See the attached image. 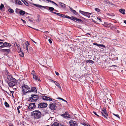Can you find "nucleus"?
<instances>
[{"mask_svg": "<svg viewBox=\"0 0 126 126\" xmlns=\"http://www.w3.org/2000/svg\"><path fill=\"white\" fill-rule=\"evenodd\" d=\"M22 1L23 2L24 4H25V5H26L27 6H28L29 4L26 1H25L24 0V1Z\"/></svg>", "mask_w": 126, "mask_h": 126, "instance_id": "nucleus-39", "label": "nucleus"}, {"mask_svg": "<svg viewBox=\"0 0 126 126\" xmlns=\"http://www.w3.org/2000/svg\"><path fill=\"white\" fill-rule=\"evenodd\" d=\"M59 4L61 6V7L63 8L64 9L66 7L65 6L66 5L65 4H64L61 2H60L59 3Z\"/></svg>", "mask_w": 126, "mask_h": 126, "instance_id": "nucleus-21", "label": "nucleus"}, {"mask_svg": "<svg viewBox=\"0 0 126 126\" xmlns=\"http://www.w3.org/2000/svg\"><path fill=\"white\" fill-rule=\"evenodd\" d=\"M19 10H20L18 8H16V13H18V11H19Z\"/></svg>", "mask_w": 126, "mask_h": 126, "instance_id": "nucleus-49", "label": "nucleus"}, {"mask_svg": "<svg viewBox=\"0 0 126 126\" xmlns=\"http://www.w3.org/2000/svg\"><path fill=\"white\" fill-rule=\"evenodd\" d=\"M7 79L9 81H11L13 79H15L14 78H13L12 76L11 75H8L7 77Z\"/></svg>", "mask_w": 126, "mask_h": 126, "instance_id": "nucleus-17", "label": "nucleus"}, {"mask_svg": "<svg viewBox=\"0 0 126 126\" xmlns=\"http://www.w3.org/2000/svg\"><path fill=\"white\" fill-rule=\"evenodd\" d=\"M9 126H13V125L12 123H10L9 124Z\"/></svg>", "mask_w": 126, "mask_h": 126, "instance_id": "nucleus-61", "label": "nucleus"}, {"mask_svg": "<svg viewBox=\"0 0 126 126\" xmlns=\"http://www.w3.org/2000/svg\"><path fill=\"white\" fill-rule=\"evenodd\" d=\"M52 13H53V14H56V15H58L59 14V13H56V12H52Z\"/></svg>", "mask_w": 126, "mask_h": 126, "instance_id": "nucleus-55", "label": "nucleus"}, {"mask_svg": "<svg viewBox=\"0 0 126 126\" xmlns=\"http://www.w3.org/2000/svg\"><path fill=\"white\" fill-rule=\"evenodd\" d=\"M29 21H30V22L32 23H33V22L32 20L30 19H29Z\"/></svg>", "mask_w": 126, "mask_h": 126, "instance_id": "nucleus-58", "label": "nucleus"}, {"mask_svg": "<svg viewBox=\"0 0 126 126\" xmlns=\"http://www.w3.org/2000/svg\"><path fill=\"white\" fill-rule=\"evenodd\" d=\"M112 24L110 23L105 22L103 24V26L105 27L109 28L111 26Z\"/></svg>", "mask_w": 126, "mask_h": 126, "instance_id": "nucleus-15", "label": "nucleus"}, {"mask_svg": "<svg viewBox=\"0 0 126 126\" xmlns=\"http://www.w3.org/2000/svg\"><path fill=\"white\" fill-rule=\"evenodd\" d=\"M47 106V104L46 103H40L38 105L39 108H46Z\"/></svg>", "mask_w": 126, "mask_h": 126, "instance_id": "nucleus-7", "label": "nucleus"}, {"mask_svg": "<svg viewBox=\"0 0 126 126\" xmlns=\"http://www.w3.org/2000/svg\"><path fill=\"white\" fill-rule=\"evenodd\" d=\"M4 5L1 3V5L0 6V9L1 10V9L2 8H3L4 7Z\"/></svg>", "mask_w": 126, "mask_h": 126, "instance_id": "nucleus-38", "label": "nucleus"}, {"mask_svg": "<svg viewBox=\"0 0 126 126\" xmlns=\"http://www.w3.org/2000/svg\"><path fill=\"white\" fill-rule=\"evenodd\" d=\"M48 40L50 43L51 44L52 43V42L50 39H49Z\"/></svg>", "mask_w": 126, "mask_h": 126, "instance_id": "nucleus-54", "label": "nucleus"}, {"mask_svg": "<svg viewBox=\"0 0 126 126\" xmlns=\"http://www.w3.org/2000/svg\"><path fill=\"white\" fill-rule=\"evenodd\" d=\"M56 104L52 103L49 104V108L51 110H54L56 109L57 107L55 105Z\"/></svg>", "mask_w": 126, "mask_h": 126, "instance_id": "nucleus-8", "label": "nucleus"}, {"mask_svg": "<svg viewBox=\"0 0 126 126\" xmlns=\"http://www.w3.org/2000/svg\"><path fill=\"white\" fill-rule=\"evenodd\" d=\"M82 124L84 126H90V125L88 123H83Z\"/></svg>", "mask_w": 126, "mask_h": 126, "instance_id": "nucleus-33", "label": "nucleus"}, {"mask_svg": "<svg viewBox=\"0 0 126 126\" xmlns=\"http://www.w3.org/2000/svg\"><path fill=\"white\" fill-rule=\"evenodd\" d=\"M9 86L11 87H13L17 84V80L16 79H13L12 80L10 81H7Z\"/></svg>", "mask_w": 126, "mask_h": 126, "instance_id": "nucleus-3", "label": "nucleus"}, {"mask_svg": "<svg viewBox=\"0 0 126 126\" xmlns=\"http://www.w3.org/2000/svg\"><path fill=\"white\" fill-rule=\"evenodd\" d=\"M31 96L32 97L30 98V101H31V102H36V101L38 99V96L36 94H32L31 95Z\"/></svg>", "mask_w": 126, "mask_h": 126, "instance_id": "nucleus-4", "label": "nucleus"}, {"mask_svg": "<svg viewBox=\"0 0 126 126\" xmlns=\"http://www.w3.org/2000/svg\"><path fill=\"white\" fill-rule=\"evenodd\" d=\"M119 11L123 15H125V10L124 9H119Z\"/></svg>", "mask_w": 126, "mask_h": 126, "instance_id": "nucleus-24", "label": "nucleus"}, {"mask_svg": "<svg viewBox=\"0 0 126 126\" xmlns=\"http://www.w3.org/2000/svg\"><path fill=\"white\" fill-rule=\"evenodd\" d=\"M33 79H35L38 80L39 81H40V79L34 74L33 75Z\"/></svg>", "mask_w": 126, "mask_h": 126, "instance_id": "nucleus-20", "label": "nucleus"}, {"mask_svg": "<svg viewBox=\"0 0 126 126\" xmlns=\"http://www.w3.org/2000/svg\"><path fill=\"white\" fill-rule=\"evenodd\" d=\"M44 94H43L41 96L42 99L44 100L52 101V98L48 97L45 96Z\"/></svg>", "mask_w": 126, "mask_h": 126, "instance_id": "nucleus-9", "label": "nucleus"}, {"mask_svg": "<svg viewBox=\"0 0 126 126\" xmlns=\"http://www.w3.org/2000/svg\"><path fill=\"white\" fill-rule=\"evenodd\" d=\"M76 18H77L74 16H72V17H71V18L70 19L74 21L75 22H76Z\"/></svg>", "mask_w": 126, "mask_h": 126, "instance_id": "nucleus-32", "label": "nucleus"}, {"mask_svg": "<svg viewBox=\"0 0 126 126\" xmlns=\"http://www.w3.org/2000/svg\"><path fill=\"white\" fill-rule=\"evenodd\" d=\"M19 14L23 16L25 14V12L22 10H20L19 12Z\"/></svg>", "mask_w": 126, "mask_h": 126, "instance_id": "nucleus-26", "label": "nucleus"}, {"mask_svg": "<svg viewBox=\"0 0 126 126\" xmlns=\"http://www.w3.org/2000/svg\"><path fill=\"white\" fill-rule=\"evenodd\" d=\"M10 49H2L0 50V51L2 52H4L5 53H8L10 52Z\"/></svg>", "mask_w": 126, "mask_h": 126, "instance_id": "nucleus-14", "label": "nucleus"}, {"mask_svg": "<svg viewBox=\"0 0 126 126\" xmlns=\"http://www.w3.org/2000/svg\"><path fill=\"white\" fill-rule=\"evenodd\" d=\"M31 116L35 119L37 120L41 118L43 115V114L39 110H34L31 113Z\"/></svg>", "mask_w": 126, "mask_h": 126, "instance_id": "nucleus-1", "label": "nucleus"}, {"mask_svg": "<svg viewBox=\"0 0 126 126\" xmlns=\"http://www.w3.org/2000/svg\"><path fill=\"white\" fill-rule=\"evenodd\" d=\"M44 111L45 112V113L46 114H47L49 113V111L47 109H44Z\"/></svg>", "mask_w": 126, "mask_h": 126, "instance_id": "nucleus-37", "label": "nucleus"}, {"mask_svg": "<svg viewBox=\"0 0 126 126\" xmlns=\"http://www.w3.org/2000/svg\"><path fill=\"white\" fill-rule=\"evenodd\" d=\"M97 19H98L100 21H101V19L100 18L97 17Z\"/></svg>", "mask_w": 126, "mask_h": 126, "instance_id": "nucleus-63", "label": "nucleus"}, {"mask_svg": "<svg viewBox=\"0 0 126 126\" xmlns=\"http://www.w3.org/2000/svg\"><path fill=\"white\" fill-rule=\"evenodd\" d=\"M30 89V87L26 84H23L21 88L23 94L25 95L26 93H28L27 91Z\"/></svg>", "mask_w": 126, "mask_h": 126, "instance_id": "nucleus-2", "label": "nucleus"}, {"mask_svg": "<svg viewBox=\"0 0 126 126\" xmlns=\"http://www.w3.org/2000/svg\"><path fill=\"white\" fill-rule=\"evenodd\" d=\"M101 114L102 115V116H103L104 118H106L107 119V118L106 117L107 116L106 115H105L104 113H103L102 112H101Z\"/></svg>", "mask_w": 126, "mask_h": 126, "instance_id": "nucleus-35", "label": "nucleus"}, {"mask_svg": "<svg viewBox=\"0 0 126 126\" xmlns=\"http://www.w3.org/2000/svg\"><path fill=\"white\" fill-rule=\"evenodd\" d=\"M59 123H58L54 122L53 124L51 125V126H57L59 125Z\"/></svg>", "mask_w": 126, "mask_h": 126, "instance_id": "nucleus-31", "label": "nucleus"}, {"mask_svg": "<svg viewBox=\"0 0 126 126\" xmlns=\"http://www.w3.org/2000/svg\"><path fill=\"white\" fill-rule=\"evenodd\" d=\"M33 92H34L35 93H36L37 92L36 88L35 87H31V90H29L27 91V92L28 93H31Z\"/></svg>", "mask_w": 126, "mask_h": 126, "instance_id": "nucleus-11", "label": "nucleus"}, {"mask_svg": "<svg viewBox=\"0 0 126 126\" xmlns=\"http://www.w3.org/2000/svg\"><path fill=\"white\" fill-rule=\"evenodd\" d=\"M8 11L9 12H10V13H14V10L11 8L9 9L8 10Z\"/></svg>", "mask_w": 126, "mask_h": 126, "instance_id": "nucleus-36", "label": "nucleus"}, {"mask_svg": "<svg viewBox=\"0 0 126 126\" xmlns=\"http://www.w3.org/2000/svg\"><path fill=\"white\" fill-rule=\"evenodd\" d=\"M55 72L56 75H59V73L55 71Z\"/></svg>", "mask_w": 126, "mask_h": 126, "instance_id": "nucleus-59", "label": "nucleus"}, {"mask_svg": "<svg viewBox=\"0 0 126 126\" xmlns=\"http://www.w3.org/2000/svg\"><path fill=\"white\" fill-rule=\"evenodd\" d=\"M113 115H114V116H116V117H118V118L120 119V116H119V115H118V114H114V113H113Z\"/></svg>", "mask_w": 126, "mask_h": 126, "instance_id": "nucleus-44", "label": "nucleus"}, {"mask_svg": "<svg viewBox=\"0 0 126 126\" xmlns=\"http://www.w3.org/2000/svg\"><path fill=\"white\" fill-rule=\"evenodd\" d=\"M93 113H94V114H95V115H96L97 116H98V117H99V116L98 114H96V113L95 112V111H93Z\"/></svg>", "mask_w": 126, "mask_h": 126, "instance_id": "nucleus-47", "label": "nucleus"}, {"mask_svg": "<svg viewBox=\"0 0 126 126\" xmlns=\"http://www.w3.org/2000/svg\"><path fill=\"white\" fill-rule=\"evenodd\" d=\"M69 7L70 9V11H71L75 15H77L78 14V13L76 12L75 10H73V9L71 7H70V6H69Z\"/></svg>", "mask_w": 126, "mask_h": 126, "instance_id": "nucleus-16", "label": "nucleus"}, {"mask_svg": "<svg viewBox=\"0 0 126 126\" xmlns=\"http://www.w3.org/2000/svg\"><path fill=\"white\" fill-rule=\"evenodd\" d=\"M76 22L78 23H82L83 22V21L81 20V19H78L77 18H76Z\"/></svg>", "mask_w": 126, "mask_h": 126, "instance_id": "nucleus-27", "label": "nucleus"}, {"mask_svg": "<svg viewBox=\"0 0 126 126\" xmlns=\"http://www.w3.org/2000/svg\"><path fill=\"white\" fill-rule=\"evenodd\" d=\"M99 48L103 47L104 48H105V46L102 44H98V46Z\"/></svg>", "mask_w": 126, "mask_h": 126, "instance_id": "nucleus-29", "label": "nucleus"}, {"mask_svg": "<svg viewBox=\"0 0 126 126\" xmlns=\"http://www.w3.org/2000/svg\"><path fill=\"white\" fill-rule=\"evenodd\" d=\"M61 115L66 119H68L71 117V116L69 114L68 112L67 111L65 112L64 113L61 114Z\"/></svg>", "mask_w": 126, "mask_h": 126, "instance_id": "nucleus-6", "label": "nucleus"}, {"mask_svg": "<svg viewBox=\"0 0 126 126\" xmlns=\"http://www.w3.org/2000/svg\"><path fill=\"white\" fill-rule=\"evenodd\" d=\"M58 16H63V15L61 14L60 13H59V14L58 15Z\"/></svg>", "mask_w": 126, "mask_h": 126, "instance_id": "nucleus-56", "label": "nucleus"}, {"mask_svg": "<svg viewBox=\"0 0 126 126\" xmlns=\"http://www.w3.org/2000/svg\"><path fill=\"white\" fill-rule=\"evenodd\" d=\"M58 99H60V100H62L63 101L66 102H67V101L66 100H64V99L63 98H62L59 97H58Z\"/></svg>", "mask_w": 126, "mask_h": 126, "instance_id": "nucleus-41", "label": "nucleus"}, {"mask_svg": "<svg viewBox=\"0 0 126 126\" xmlns=\"http://www.w3.org/2000/svg\"><path fill=\"white\" fill-rule=\"evenodd\" d=\"M92 14V13L85 12L84 15L87 17L88 18H89L90 17V15Z\"/></svg>", "mask_w": 126, "mask_h": 126, "instance_id": "nucleus-18", "label": "nucleus"}, {"mask_svg": "<svg viewBox=\"0 0 126 126\" xmlns=\"http://www.w3.org/2000/svg\"><path fill=\"white\" fill-rule=\"evenodd\" d=\"M93 44L94 45H95L97 46H98V44L96 43H93Z\"/></svg>", "mask_w": 126, "mask_h": 126, "instance_id": "nucleus-51", "label": "nucleus"}, {"mask_svg": "<svg viewBox=\"0 0 126 126\" xmlns=\"http://www.w3.org/2000/svg\"><path fill=\"white\" fill-rule=\"evenodd\" d=\"M79 12L81 14L83 15H84V13L85 12L82 11L80 10H79Z\"/></svg>", "mask_w": 126, "mask_h": 126, "instance_id": "nucleus-40", "label": "nucleus"}, {"mask_svg": "<svg viewBox=\"0 0 126 126\" xmlns=\"http://www.w3.org/2000/svg\"><path fill=\"white\" fill-rule=\"evenodd\" d=\"M85 62L87 63H91L92 64L94 63V62L93 61L90 60H86L85 61Z\"/></svg>", "mask_w": 126, "mask_h": 126, "instance_id": "nucleus-30", "label": "nucleus"}, {"mask_svg": "<svg viewBox=\"0 0 126 126\" xmlns=\"http://www.w3.org/2000/svg\"><path fill=\"white\" fill-rule=\"evenodd\" d=\"M21 53L22 54V57H23L24 56V53L23 52H22V51H20Z\"/></svg>", "mask_w": 126, "mask_h": 126, "instance_id": "nucleus-52", "label": "nucleus"}, {"mask_svg": "<svg viewBox=\"0 0 126 126\" xmlns=\"http://www.w3.org/2000/svg\"><path fill=\"white\" fill-rule=\"evenodd\" d=\"M33 5L34 6H35L36 7H39L41 9H42V5H41L39 4H33Z\"/></svg>", "mask_w": 126, "mask_h": 126, "instance_id": "nucleus-28", "label": "nucleus"}, {"mask_svg": "<svg viewBox=\"0 0 126 126\" xmlns=\"http://www.w3.org/2000/svg\"><path fill=\"white\" fill-rule=\"evenodd\" d=\"M17 110H18V114L20 113V111L19 110V108H17Z\"/></svg>", "mask_w": 126, "mask_h": 126, "instance_id": "nucleus-60", "label": "nucleus"}, {"mask_svg": "<svg viewBox=\"0 0 126 126\" xmlns=\"http://www.w3.org/2000/svg\"><path fill=\"white\" fill-rule=\"evenodd\" d=\"M64 16V17L65 18H67L69 19L71 18V17H70L69 16H68L67 15H65V16Z\"/></svg>", "mask_w": 126, "mask_h": 126, "instance_id": "nucleus-45", "label": "nucleus"}, {"mask_svg": "<svg viewBox=\"0 0 126 126\" xmlns=\"http://www.w3.org/2000/svg\"><path fill=\"white\" fill-rule=\"evenodd\" d=\"M59 125L61 126H65V125L63 124H60Z\"/></svg>", "mask_w": 126, "mask_h": 126, "instance_id": "nucleus-62", "label": "nucleus"}, {"mask_svg": "<svg viewBox=\"0 0 126 126\" xmlns=\"http://www.w3.org/2000/svg\"><path fill=\"white\" fill-rule=\"evenodd\" d=\"M10 91L11 93L12 94V96L13 97H14L13 94L14 93V91H10Z\"/></svg>", "mask_w": 126, "mask_h": 126, "instance_id": "nucleus-53", "label": "nucleus"}, {"mask_svg": "<svg viewBox=\"0 0 126 126\" xmlns=\"http://www.w3.org/2000/svg\"><path fill=\"white\" fill-rule=\"evenodd\" d=\"M48 8V10L49 11L51 12L52 13V12H54L53 11L54 10V9L53 8L50 7H47Z\"/></svg>", "mask_w": 126, "mask_h": 126, "instance_id": "nucleus-23", "label": "nucleus"}, {"mask_svg": "<svg viewBox=\"0 0 126 126\" xmlns=\"http://www.w3.org/2000/svg\"><path fill=\"white\" fill-rule=\"evenodd\" d=\"M103 3L106 4H111V3L108 0H105L103 1Z\"/></svg>", "mask_w": 126, "mask_h": 126, "instance_id": "nucleus-25", "label": "nucleus"}, {"mask_svg": "<svg viewBox=\"0 0 126 126\" xmlns=\"http://www.w3.org/2000/svg\"><path fill=\"white\" fill-rule=\"evenodd\" d=\"M42 8H45V9H47V7L48 6H42Z\"/></svg>", "mask_w": 126, "mask_h": 126, "instance_id": "nucleus-48", "label": "nucleus"}, {"mask_svg": "<svg viewBox=\"0 0 126 126\" xmlns=\"http://www.w3.org/2000/svg\"><path fill=\"white\" fill-rule=\"evenodd\" d=\"M26 50H27V51L28 52V46H26Z\"/></svg>", "mask_w": 126, "mask_h": 126, "instance_id": "nucleus-57", "label": "nucleus"}, {"mask_svg": "<svg viewBox=\"0 0 126 126\" xmlns=\"http://www.w3.org/2000/svg\"><path fill=\"white\" fill-rule=\"evenodd\" d=\"M102 111L103 113L107 116H108V114L107 113V112L105 108H103Z\"/></svg>", "mask_w": 126, "mask_h": 126, "instance_id": "nucleus-22", "label": "nucleus"}, {"mask_svg": "<svg viewBox=\"0 0 126 126\" xmlns=\"http://www.w3.org/2000/svg\"><path fill=\"white\" fill-rule=\"evenodd\" d=\"M49 80L50 82L54 83L60 89H61V88L60 85L59 83H57L56 81L53 80L51 79H50Z\"/></svg>", "mask_w": 126, "mask_h": 126, "instance_id": "nucleus-13", "label": "nucleus"}, {"mask_svg": "<svg viewBox=\"0 0 126 126\" xmlns=\"http://www.w3.org/2000/svg\"><path fill=\"white\" fill-rule=\"evenodd\" d=\"M69 123L70 124V126H77L78 125V124L76 122L74 121L70 120Z\"/></svg>", "mask_w": 126, "mask_h": 126, "instance_id": "nucleus-12", "label": "nucleus"}, {"mask_svg": "<svg viewBox=\"0 0 126 126\" xmlns=\"http://www.w3.org/2000/svg\"><path fill=\"white\" fill-rule=\"evenodd\" d=\"M95 10L97 12H99L100 11V10L98 8H95Z\"/></svg>", "mask_w": 126, "mask_h": 126, "instance_id": "nucleus-42", "label": "nucleus"}, {"mask_svg": "<svg viewBox=\"0 0 126 126\" xmlns=\"http://www.w3.org/2000/svg\"><path fill=\"white\" fill-rule=\"evenodd\" d=\"M17 87V85H15V86H13V87L12 88L13 89H15L16 90V88Z\"/></svg>", "mask_w": 126, "mask_h": 126, "instance_id": "nucleus-46", "label": "nucleus"}, {"mask_svg": "<svg viewBox=\"0 0 126 126\" xmlns=\"http://www.w3.org/2000/svg\"><path fill=\"white\" fill-rule=\"evenodd\" d=\"M11 46V44L10 43L5 42L3 43V44L0 46V48H3L5 47H10Z\"/></svg>", "mask_w": 126, "mask_h": 126, "instance_id": "nucleus-5", "label": "nucleus"}, {"mask_svg": "<svg viewBox=\"0 0 126 126\" xmlns=\"http://www.w3.org/2000/svg\"><path fill=\"white\" fill-rule=\"evenodd\" d=\"M25 44L26 46H28L30 45V44L28 42V41H26L25 43Z\"/></svg>", "mask_w": 126, "mask_h": 126, "instance_id": "nucleus-43", "label": "nucleus"}, {"mask_svg": "<svg viewBox=\"0 0 126 126\" xmlns=\"http://www.w3.org/2000/svg\"><path fill=\"white\" fill-rule=\"evenodd\" d=\"M21 20L23 22V23H26V22L25 20H23V19L22 18H21Z\"/></svg>", "mask_w": 126, "mask_h": 126, "instance_id": "nucleus-50", "label": "nucleus"}, {"mask_svg": "<svg viewBox=\"0 0 126 126\" xmlns=\"http://www.w3.org/2000/svg\"><path fill=\"white\" fill-rule=\"evenodd\" d=\"M4 104L5 106L7 107H9V105L7 103V102H6L5 101L4 103Z\"/></svg>", "mask_w": 126, "mask_h": 126, "instance_id": "nucleus-34", "label": "nucleus"}, {"mask_svg": "<svg viewBox=\"0 0 126 126\" xmlns=\"http://www.w3.org/2000/svg\"><path fill=\"white\" fill-rule=\"evenodd\" d=\"M15 1L16 4H18L20 5H22V4L21 2L19 0H15Z\"/></svg>", "mask_w": 126, "mask_h": 126, "instance_id": "nucleus-19", "label": "nucleus"}, {"mask_svg": "<svg viewBox=\"0 0 126 126\" xmlns=\"http://www.w3.org/2000/svg\"><path fill=\"white\" fill-rule=\"evenodd\" d=\"M36 106V105L35 103H31L29 104L28 108L30 110L32 109L35 108Z\"/></svg>", "mask_w": 126, "mask_h": 126, "instance_id": "nucleus-10", "label": "nucleus"}, {"mask_svg": "<svg viewBox=\"0 0 126 126\" xmlns=\"http://www.w3.org/2000/svg\"><path fill=\"white\" fill-rule=\"evenodd\" d=\"M3 44V42H0V46H1L0 45H2V44Z\"/></svg>", "mask_w": 126, "mask_h": 126, "instance_id": "nucleus-64", "label": "nucleus"}]
</instances>
